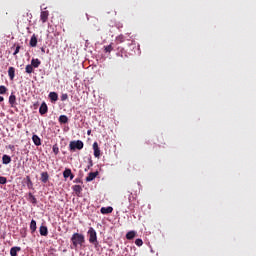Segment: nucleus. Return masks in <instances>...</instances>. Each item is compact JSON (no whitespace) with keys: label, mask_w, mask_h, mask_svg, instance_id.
<instances>
[{"label":"nucleus","mask_w":256,"mask_h":256,"mask_svg":"<svg viewBox=\"0 0 256 256\" xmlns=\"http://www.w3.org/2000/svg\"><path fill=\"white\" fill-rule=\"evenodd\" d=\"M72 245L77 249V247H83L85 244V235L81 233H74L71 237Z\"/></svg>","instance_id":"nucleus-1"},{"label":"nucleus","mask_w":256,"mask_h":256,"mask_svg":"<svg viewBox=\"0 0 256 256\" xmlns=\"http://www.w3.org/2000/svg\"><path fill=\"white\" fill-rule=\"evenodd\" d=\"M88 241L95 248L99 247V240H97V231L93 227H90L87 231Z\"/></svg>","instance_id":"nucleus-2"},{"label":"nucleus","mask_w":256,"mask_h":256,"mask_svg":"<svg viewBox=\"0 0 256 256\" xmlns=\"http://www.w3.org/2000/svg\"><path fill=\"white\" fill-rule=\"evenodd\" d=\"M83 147H84V144H83V141L81 140L71 141L69 144L70 151H75L76 149H78V151H81Z\"/></svg>","instance_id":"nucleus-3"},{"label":"nucleus","mask_w":256,"mask_h":256,"mask_svg":"<svg viewBox=\"0 0 256 256\" xmlns=\"http://www.w3.org/2000/svg\"><path fill=\"white\" fill-rule=\"evenodd\" d=\"M63 177L64 179H69L70 181H73V179H75V175H73V173L71 172V169L66 168L63 172Z\"/></svg>","instance_id":"nucleus-4"},{"label":"nucleus","mask_w":256,"mask_h":256,"mask_svg":"<svg viewBox=\"0 0 256 256\" xmlns=\"http://www.w3.org/2000/svg\"><path fill=\"white\" fill-rule=\"evenodd\" d=\"M97 175H99V172H90L88 176L86 177V182L91 183V181H94L97 178Z\"/></svg>","instance_id":"nucleus-5"},{"label":"nucleus","mask_w":256,"mask_h":256,"mask_svg":"<svg viewBox=\"0 0 256 256\" xmlns=\"http://www.w3.org/2000/svg\"><path fill=\"white\" fill-rule=\"evenodd\" d=\"M48 19H49V11L47 10L42 11L40 14V21H42V23H47Z\"/></svg>","instance_id":"nucleus-6"},{"label":"nucleus","mask_w":256,"mask_h":256,"mask_svg":"<svg viewBox=\"0 0 256 256\" xmlns=\"http://www.w3.org/2000/svg\"><path fill=\"white\" fill-rule=\"evenodd\" d=\"M93 151L94 157H101V150L99 149V144H97V142L93 143Z\"/></svg>","instance_id":"nucleus-7"},{"label":"nucleus","mask_w":256,"mask_h":256,"mask_svg":"<svg viewBox=\"0 0 256 256\" xmlns=\"http://www.w3.org/2000/svg\"><path fill=\"white\" fill-rule=\"evenodd\" d=\"M9 104L11 107H15V105H17V97L15 96V94L13 92L9 96Z\"/></svg>","instance_id":"nucleus-8"},{"label":"nucleus","mask_w":256,"mask_h":256,"mask_svg":"<svg viewBox=\"0 0 256 256\" xmlns=\"http://www.w3.org/2000/svg\"><path fill=\"white\" fill-rule=\"evenodd\" d=\"M72 190L74 191L75 195H77V197H81V191H83V187H81V185H74Z\"/></svg>","instance_id":"nucleus-9"},{"label":"nucleus","mask_w":256,"mask_h":256,"mask_svg":"<svg viewBox=\"0 0 256 256\" xmlns=\"http://www.w3.org/2000/svg\"><path fill=\"white\" fill-rule=\"evenodd\" d=\"M100 212L102 213V215H109V213H113V207H111V206L102 207L100 209Z\"/></svg>","instance_id":"nucleus-10"},{"label":"nucleus","mask_w":256,"mask_h":256,"mask_svg":"<svg viewBox=\"0 0 256 256\" xmlns=\"http://www.w3.org/2000/svg\"><path fill=\"white\" fill-rule=\"evenodd\" d=\"M39 233L42 237H47V235H49V230L47 229V226H40Z\"/></svg>","instance_id":"nucleus-11"},{"label":"nucleus","mask_w":256,"mask_h":256,"mask_svg":"<svg viewBox=\"0 0 256 256\" xmlns=\"http://www.w3.org/2000/svg\"><path fill=\"white\" fill-rule=\"evenodd\" d=\"M34 69H38L39 65H41V60L39 58H33L31 60V64Z\"/></svg>","instance_id":"nucleus-12"},{"label":"nucleus","mask_w":256,"mask_h":256,"mask_svg":"<svg viewBox=\"0 0 256 256\" xmlns=\"http://www.w3.org/2000/svg\"><path fill=\"white\" fill-rule=\"evenodd\" d=\"M47 111H48L47 104L45 102H43L39 108V113H40V115H45V113H47Z\"/></svg>","instance_id":"nucleus-13"},{"label":"nucleus","mask_w":256,"mask_h":256,"mask_svg":"<svg viewBox=\"0 0 256 256\" xmlns=\"http://www.w3.org/2000/svg\"><path fill=\"white\" fill-rule=\"evenodd\" d=\"M32 141H33L34 145H36V147L41 146V138H39V136H37V134H34L32 136Z\"/></svg>","instance_id":"nucleus-14"},{"label":"nucleus","mask_w":256,"mask_h":256,"mask_svg":"<svg viewBox=\"0 0 256 256\" xmlns=\"http://www.w3.org/2000/svg\"><path fill=\"white\" fill-rule=\"evenodd\" d=\"M48 97H49L50 101H52L54 103H55V101H58V99H59V95L56 92H50Z\"/></svg>","instance_id":"nucleus-15"},{"label":"nucleus","mask_w":256,"mask_h":256,"mask_svg":"<svg viewBox=\"0 0 256 256\" xmlns=\"http://www.w3.org/2000/svg\"><path fill=\"white\" fill-rule=\"evenodd\" d=\"M21 251V247L19 246H14L10 249V255L11 256H17V253Z\"/></svg>","instance_id":"nucleus-16"},{"label":"nucleus","mask_w":256,"mask_h":256,"mask_svg":"<svg viewBox=\"0 0 256 256\" xmlns=\"http://www.w3.org/2000/svg\"><path fill=\"white\" fill-rule=\"evenodd\" d=\"M2 163L3 165H9V163H11V156L4 154L2 156Z\"/></svg>","instance_id":"nucleus-17"},{"label":"nucleus","mask_w":256,"mask_h":256,"mask_svg":"<svg viewBox=\"0 0 256 256\" xmlns=\"http://www.w3.org/2000/svg\"><path fill=\"white\" fill-rule=\"evenodd\" d=\"M30 231L32 233H35L37 231V221H35L33 219L30 222Z\"/></svg>","instance_id":"nucleus-18"},{"label":"nucleus","mask_w":256,"mask_h":256,"mask_svg":"<svg viewBox=\"0 0 256 256\" xmlns=\"http://www.w3.org/2000/svg\"><path fill=\"white\" fill-rule=\"evenodd\" d=\"M30 47H37V36L35 34L30 38Z\"/></svg>","instance_id":"nucleus-19"},{"label":"nucleus","mask_w":256,"mask_h":256,"mask_svg":"<svg viewBox=\"0 0 256 256\" xmlns=\"http://www.w3.org/2000/svg\"><path fill=\"white\" fill-rule=\"evenodd\" d=\"M8 76L10 77L11 81H13V79H15V68L9 67Z\"/></svg>","instance_id":"nucleus-20"},{"label":"nucleus","mask_w":256,"mask_h":256,"mask_svg":"<svg viewBox=\"0 0 256 256\" xmlns=\"http://www.w3.org/2000/svg\"><path fill=\"white\" fill-rule=\"evenodd\" d=\"M41 181H42V183H47L49 181V173L42 172L41 173Z\"/></svg>","instance_id":"nucleus-21"},{"label":"nucleus","mask_w":256,"mask_h":256,"mask_svg":"<svg viewBox=\"0 0 256 256\" xmlns=\"http://www.w3.org/2000/svg\"><path fill=\"white\" fill-rule=\"evenodd\" d=\"M58 121L61 124L69 123V118L66 115H60Z\"/></svg>","instance_id":"nucleus-22"},{"label":"nucleus","mask_w":256,"mask_h":256,"mask_svg":"<svg viewBox=\"0 0 256 256\" xmlns=\"http://www.w3.org/2000/svg\"><path fill=\"white\" fill-rule=\"evenodd\" d=\"M28 201L32 203L33 205H37V198L32 193L28 194Z\"/></svg>","instance_id":"nucleus-23"},{"label":"nucleus","mask_w":256,"mask_h":256,"mask_svg":"<svg viewBox=\"0 0 256 256\" xmlns=\"http://www.w3.org/2000/svg\"><path fill=\"white\" fill-rule=\"evenodd\" d=\"M135 235H137V232H135L133 230L129 231L126 234V239H128V240L135 239Z\"/></svg>","instance_id":"nucleus-24"},{"label":"nucleus","mask_w":256,"mask_h":256,"mask_svg":"<svg viewBox=\"0 0 256 256\" xmlns=\"http://www.w3.org/2000/svg\"><path fill=\"white\" fill-rule=\"evenodd\" d=\"M26 187H28V189H33V181H31V177L26 176Z\"/></svg>","instance_id":"nucleus-25"},{"label":"nucleus","mask_w":256,"mask_h":256,"mask_svg":"<svg viewBox=\"0 0 256 256\" xmlns=\"http://www.w3.org/2000/svg\"><path fill=\"white\" fill-rule=\"evenodd\" d=\"M125 39H127V37L123 34L116 37L117 43H123L125 41Z\"/></svg>","instance_id":"nucleus-26"},{"label":"nucleus","mask_w":256,"mask_h":256,"mask_svg":"<svg viewBox=\"0 0 256 256\" xmlns=\"http://www.w3.org/2000/svg\"><path fill=\"white\" fill-rule=\"evenodd\" d=\"M25 71L26 73H28V75H31V73H33V65L31 64L26 65Z\"/></svg>","instance_id":"nucleus-27"},{"label":"nucleus","mask_w":256,"mask_h":256,"mask_svg":"<svg viewBox=\"0 0 256 256\" xmlns=\"http://www.w3.org/2000/svg\"><path fill=\"white\" fill-rule=\"evenodd\" d=\"M105 53H111L113 51V46L111 44L104 46Z\"/></svg>","instance_id":"nucleus-28"},{"label":"nucleus","mask_w":256,"mask_h":256,"mask_svg":"<svg viewBox=\"0 0 256 256\" xmlns=\"http://www.w3.org/2000/svg\"><path fill=\"white\" fill-rule=\"evenodd\" d=\"M52 151L54 155H59V146H57V144L53 145Z\"/></svg>","instance_id":"nucleus-29"},{"label":"nucleus","mask_w":256,"mask_h":256,"mask_svg":"<svg viewBox=\"0 0 256 256\" xmlns=\"http://www.w3.org/2000/svg\"><path fill=\"white\" fill-rule=\"evenodd\" d=\"M7 93V87L5 86H0V95H5Z\"/></svg>","instance_id":"nucleus-30"},{"label":"nucleus","mask_w":256,"mask_h":256,"mask_svg":"<svg viewBox=\"0 0 256 256\" xmlns=\"http://www.w3.org/2000/svg\"><path fill=\"white\" fill-rule=\"evenodd\" d=\"M5 184H7V177L0 176V185H5Z\"/></svg>","instance_id":"nucleus-31"},{"label":"nucleus","mask_w":256,"mask_h":256,"mask_svg":"<svg viewBox=\"0 0 256 256\" xmlns=\"http://www.w3.org/2000/svg\"><path fill=\"white\" fill-rule=\"evenodd\" d=\"M135 245H137V247L143 246V240L141 238L136 239L135 240Z\"/></svg>","instance_id":"nucleus-32"},{"label":"nucleus","mask_w":256,"mask_h":256,"mask_svg":"<svg viewBox=\"0 0 256 256\" xmlns=\"http://www.w3.org/2000/svg\"><path fill=\"white\" fill-rule=\"evenodd\" d=\"M67 99H69V95L66 93L61 95V101H67Z\"/></svg>","instance_id":"nucleus-33"},{"label":"nucleus","mask_w":256,"mask_h":256,"mask_svg":"<svg viewBox=\"0 0 256 256\" xmlns=\"http://www.w3.org/2000/svg\"><path fill=\"white\" fill-rule=\"evenodd\" d=\"M129 196H128V201L129 203H131L133 201V199H135V197H133V193L132 192H129Z\"/></svg>","instance_id":"nucleus-34"},{"label":"nucleus","mask_w":256,"mask_h":256,"mask_svg":"<svg viewBox=\"0 0 256 256\" xmlns=\"http://www.w3.org/2000/svg\"><path fill=\"white\" fill-rule=\"evenodd\" d=\"M90 167H93V160L91 158L88 159L87 169H89Z\"/></svg>","instance_id":"nucleus-35"},{"label":"nucleus","mask_w":256,"mask_h":256,"mask_svg":"<svg viewBox=\"0 0 256 256\" xmlns=\"http://www.w3.org/2000/svg\"><path fill=\"white\" fill-rule=\"evenodd\" d=\"M21 50V46H16V48H15V51H14V53H13V55H17V53H19V51Z\"/></svg>","instance_id":"nucleus-36"},{"label":"nucleus","mask_w":256,"mask_h":256,"mask_svg":"<svg viewBox=\"0 0 256 256\" xmlns=\"http://www.w3.org/2000/svg\"><path fill=\"white\" fill-rule=\"evenodd\" d=\"M8 148L11 149L12 151H15V146L14 145H9Z\"/></svg>","instance_id":"nucleus-37"},{"label":"nucleus","mask_w":256,"mask_h":256,"mask_svg":"<svg viewBox=\"0 0 256 256\" xmlns=\"http://www.w3.org/2000/svg\"><path fill=\"white\" fill-rule=\"evenodd\" d=\"M3 101H5V98H3V96H0V103H3Z\"/></svg>","instance_id":"nucleus-38"},{"label":"nucleus","mask_w":256,"mask_h":256,"mask_svg":"<svg viewBox=\"0 0 256 256\" xmlns=\"http://www.w3.org/2000/svg\"><path fill=\"white\" fill-rule=\"evenodd\" d=\"M41 53H45V48L44 47L41 48Z\"/></svg>","instance_id":"nucleus-39"},{"label":"nucleus","mask_w":256,"mask_h":256,"mask_svg":"<svg viewBox=\"0 0 256 256\" xmlns=\"http://www.w3.org/2000/svg\"><path fill=\"white\" fill-rule=\"evenodd\" d=\"M87 135H91V130H88V131H87Z\"/></svg>","instance_id":"nucleus-40"}]
</instances>
